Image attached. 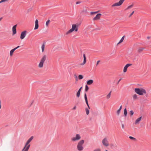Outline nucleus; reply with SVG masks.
I'll list each match as a JSON object with an SVG mask.
<instances>
[{
  "label": "nucleus",
  "mask_w": 151,
  "mask_h": 151,
  "mask_svg": "<svg viewBox=\"0 0 151 151\" xmlns=\"http://www.w3.org/2000/svg\"><path fill=\"white\" fill-rule=\"evenodd\" d=\"M27 32L26 31H24L22 32L20 35V38L21 40L23 39L26 36Z\"/></svg>",
  "instance_id": "1a4fd4ad"
},
{
  "label": "nucleus",
  "mask_w": 151,
  "mask_h": 151,
  "mask_svg": "<svg viewBox=\"0 0 151 151\" xmlns=\"http://www.w3.org/2000/svg\"><path fill=\"white\" fill-rule=\"evenodd\" d=\"M82 87H81L79 88V90H78V91H80V92H81V89H82Z\"/></svg>",
  "instance_id": "37998d69"
},
{
  "label": "nucleus",
  "mask_w": 151,
  "mask_h": 151,
  "mask_svg": "<svg viewBox=\"0 0 151 151\" xmlns=\"http://www.w3.org/2000/svg\"><path fill=\"white\" fill-rule=\"evenodd\" d=\"M99 62H100V61L99 60H98V61H97V63H96V65H97L99 64Z\"/></svg>",
  "instance_id": "c03bdc74"
},
{
  "label": "nucleus",
  "mask_w": 151,
  "mask_h": 151,
  "mask_svg": "<svg viewBox=\"0 0 151 151\" xmlns=\"http://www.w3.org/2000/svg\"><path fill=\"white\" fill-rule=\"evenodd\" d=\"M130 114L131 116H132L134 114V112L133 111L131 110L130 111Z\"/></svg>",
  "instance_id": "f704fd0d"
},
{
  "label": "nucleus",
  "mask_w": 151,
  "mask_h": 151,
  "mask_svg": "<svg viewBox=\"0 0 151 151\" xmlns=\"http://www.w3.org/2000/svg\"><path fill=\"white\" fill-rule=\"evenodd\" d=\"M45 48V45L44 44H43L41 46V49L42 52H43L44 51V49Z\"/></svg>",
  "instance_id": "b1692460"
},
{
  "label": "nucleus",
  "mask_w": 151,
  "mask_h": 151,
  "mask_svg": "<svg viewBox=\"0 0 151 151\" xmlns=\"http://www.w3.org/2000/svg\"><path fill=\"white\" fill-rule=\"evenodd\" d=\"M34 137L33 136H32L27 141L24 147L23 148L22 150V151H28L30 146V145H29V144L31 142L32 140Z\"/></svg>",
  "instance_id": "f03ea898"
},
{
  "label": "nucleus",
  "mask_w": 151,
  "mask_h": 151,
  "mask_svg": "<svg viewBox=\"0 0 151 151\" xmlns=\"http://www.w3.org/2000/svg\"><path fill=\"white\" fill-rule=\"evenodd\" d=\"M84 98H85V100L87 106H88V108L89 109H90V107L89 106V104H88V99H87L86 94V93H85L84 94Z\"/></svg>",
  "instance_id": "4468645a"
},
{
  "label": "nucleus",
  "mask_w": 151,
  "mask_h": 151,
  "mask_svg": "<svg viewBox=\"0 0 151 151\" xmlns=\"http://www.w3.org/2000/svg\"><path fill=\"white\" fill-rule=\"evenodd\" d=\"M121 80H122V78H121V79H120L119 80V81H118V83H117V84H118L119 83V82H120V81Z\"/></svg>",
  "instance_id": "a18cd8bd"
},
{
  "label": "nucleus",
  "mask_w": 151,
  "mask_h": 151,
  "mask_svg": "<svg viewBox=\"0 0 151 151\" xmlns=\"http://www.w3.org/2000/svg\"><path fill=\"white\" fill-rule=\"evenodd\" d=\"M122 128L123 129H124V124H122Z\"/></svg>",
  "instance_id": "ea45409f"
},
{
  "label": "nucleus",
  "mask_w": 151,
  "mask_h": 151,
  "mask_svg": "<svg viewBox=\"0 0 151 151\" xmlns=\"http://www.w3.org/2000/svg\"><path fill=\"white\" fill-rule=\"evenodd\" d=\"M19 47H20V46H18L17 47H16L15 48H14L13 49L14 50H16V49H17Z\"/></svg>",
  "instance_id": "4c0bfd02"
},
{
  "label": "nucleus",
  "mask_w": 151,
  "mask_h": 151,
  "mask_svg": "<svg viewBox=\"0 0 151 151\" xmlns=\"http://www.w3.org/2000/svg\"><path fill=\"white\" fill-rule=\"evenodd\" d=\"M111 95V92H110L109 94L106 96V98L107 99H109Z\"/></svg>",
  "instance_id": "c85d7f7f"
},
{
  "label": "nucleus",
  "mask_w": 151,
  "mask_h": 151,
  "mask_svg": "<svg viewBox=\"0 0 151 151\" xmlns=\"http://www.w3.org/2000/svg\"><path fill=\"white\" fill-rule=\"evenodd\" d=\"M17 26V25H15L13 26L12 28V35H15L17 33L16 31V27Z\"/></svg>",
  "instance_id": "9d476101"
},
{
  "label": "nucleus",
  "mask_w": 151,
  "mask_h": 151,
  "mask_svg": "<svg viewBox=\"0 0 151 151\" xmlns=\"http://www.w3.org/2000/svg\"><path fill=\"white\" fill-rule=\"evenodd\" d=\"M99 11L95 12H91V15H93L94 14H96L99 12Z\"/></svg>",
  "instance_id": "473e14b6"
},
{
  "label": "nucleus",
  "mask_w": 151,
  "mask_h": 151,
  "mask_svg": "<svg viewBox=\"0 0 151 151\" xmlns=\"http://www.w3.org/2000/svg\"><path fill=\"white\" fill-rule=\"evenodd\" d=\"M101 149L100 148H97L94 150L93 151H101Z\"/></svg>",
  "instance_id": "c9c22d12"
},
{
  "label": "nucleus",
  "mask_w": 151,
  "mask_h": 151,
  "mask_svg": "<svg viewBox=\"0 0 151 151\" xmlns=\"http://www.w3.org/2000/svg\"><path fill=\"white\" fill-rule=\"evenodd\" d=\"M87 12V10L85 9H83V10L81 11V13H86Z\"/></svg>",
  "instance_id": "cd10ccee"
},
{
  "label": "nucleus",
  "mask_w": 151,
  "mask_h": 151,
  "mask_svg": "<svg viewBox=\"0 0 151 151\" xmlns=\"http://www.w3.org/2000/svg\"><path fill=\"white\" fill-rule=\"evenodd\" d=\"M122 106H120L119 109L117 110L116 111V113L117 116H119V115L120 112L121 111V109H122Z\"/></svg>",
  "instance_id": "dca6fc26"
},
{
  "label": "nucleus",
  "mask_w": 151,
  "mask_h": 151,
  "mask_svg": "<svg viewBox=\"0 0 151 151\" xmlns=\"http://www.w3.org/2000/svg\"><path fill=\"white\" fill-rule=\"evenodd\" d=\"M46 56L44 55L40 59V63L38 65V67L40 68H42L43 67L44 63L46 60Z\"/></svg>",
  "instance_id": "20e7f679"
},
{
  "label": "nucleus",
  "mask_w": 151,
  "mask_h": 151,
  "mask_svg": "<svg viewBox=\"0 0 151 151\" xmlns=\"http://www.w3.org/2000/svg\"><path fill=\"white\" fill-rule=\"evenodd\" d=\"M144 48H139V49L138 50V51L139 52H140L143 50Z\"/></svg>",
  "instance_id": "72a5a7b5"
},
{
  "label": "nucleus",
  "mask_w": 151,
  "mask_h": 151,
  "mask_svg": "<svg viewBox=\"0 0 151 151\" xmlns=\"http://www.w3.org/2000/svg\"><path fill=\"white\" fill-rule=\"evenodd\" d=\"M78 78L79 79L81 80L83 78V76L81 75H80L78 76Z\"/></svg>",
  "instance_id": "c756f323"
},
{
  "label": "nucleus",
  "mask_w": 151,
  "mask_h": 151,
  "mask_svg": "<svg viewBox=\"0 0 151 151\" xmlns=\"http://www.w3.org/2000/svg\"><path fill=\"white\" fill-rule=\"evenodd\" d=\"M102 143L103 145L105 147H107L109 145V142L107 138H104L102 140Z\"/></svg>",
  "instance_id": "6e6552de"
},
{
  "label": "nucleus",
  "mask_w": 151,
  "mask_h": 151,
  "mask_svg": "<svg viewBox=\"0 0 151 151\" xmlns=\"http://www.w3.org/2000/svg\"><path fill=\"white\" fill-rule=\"evenodd\" d=\"M134 6V4H133L132 5L128 6L125 9V10H127L129 9H131Z\"/></svg>",
  "instance_id": "aec40b11"
},
{
  "label": "nucleus",
  "mask_w": 151,
  "mask_h": 151,
  "mask_svg": "<svg viewBox=\"0 0 151 151\" xmlns=\"http://www.w3.org/2000/svg\"><path fill=\"white\" fill-rule=\"evenodd\" d=\"M81 1H77L76 2V4H80L81 3Z\"/></svg>",
  "instance_id": "a19ab883"
},
{
  "label": "nucleus",
  "mask_w": 151,
  "mask_h": 151,
  "mask_svg": "<svg viewBox=\"0 0 151 151\" xmlns=\"http://www.w3.org/2000/svg\"><path fill=\"white\" fill-rule=\"evenodd\" d=\"M1 109V101H0V109Z\"/></svg>",
  "instance_id": "de8ad7c7"
},
{
  "label": "nucleus",
  "mask_w": 151,
  "mask_h": 151,
  "mask_svg": "<svg viewBox=\"0 0 151 151\" xmlns=\"http://www.w3.org/2000/svg\"><path fill=\"white\" fill-rule=\"evenodd\" d=\"M105 151H108L107 150H106Z\"/></svg>",
  "instance_id": "8fccbe9b"
},
{
  "label": "nucleus",
  "mask_w": 151,
  "mask_h": 151,
  "mask_svg": "<svg viewBox=\"0 0 151 151\" xmlns=\"http://www.w3.org/2000/svg\"><path fill=\"white\" fill-rule=\"evenodd\" d=\"M89 89V88L87 85L85 86V91H87Z\"/></svg>",
  "instance_id": "2f4dec72"
},
{
  "label": "nucleus",
  "mask_w": 151,
  "mask_h": 151,
  "mask_svg": "<svg viewBox=\"0 0 151 151\" xmlns=\"http://www.w3.org/2000/svg\"><path fill=\"white\" fill-rule=\"evenodd\" d=\"M8 0H1V1H0V4L1 3H2V2L6 1H7Z\"/></svg>",
  "instance_id": "e433bc0d"
},
{
  "label": "nucleus",
  "mask_w": 151,
  "mask_h": 151,
  "mask_svg": "<svg viewBox=\"0 0 151 151\" xmlns=\"http://www.w3.org/2000/svg\"><path fill=\"white\" fill-rule=\"evenodd\" d=\"M93 80L91 79L88 81L86 83L88 85H91L93 83Z\"/></svg>",
  "instance_id": "f3484780"
},
{
  "label": "nucleus",
  "mask_w": 151,
  "mask_h": 151,
  "mask_svg": "<svg viewBox=\"0 0 151 151\" xmlns=\"http://www.w3.org/2000/svg\"><path fill=\"white\" fill-rule=\"evenodd\" d=\"M147 38L148 39H149L150 38V37H149V36H148L147 37Z\"/></svg>",
  "instance_id": "49530a36"
},
{
  "label": "nucleus",
  "mask_w": 151,
  "mask_h": 151,
  "mask_svg": "<svg viewBox=\"0 0 151 151\" xmlns=\"http://www.w3.org/2000/svg\"><path fill=\"white\" fill-rule=\"evenodd\" d=\"M133 98L134 100H136L138 99L137 96L136 94H134L133 95Z\"/></svg>",
  "instance_id": "6ab92c4d"
},
{
  "label": "nucleus",
  "mask_w": 151,
  "mask_h": 151,
  "mask_svg": "<svg viewBox=\"0 0 151 151\" xmlns=\"http://www.w3.org/2000/svg\"><path fill=\"white\" fill-rule=\"evenodd\" d=\"M124 36H123L119 42L117 43V45L121 43L124 40Z\"/></svg>",
  "instance_id": "412c9836"
},
{
  "label": "nucleus",
  "mask_w": 151,
  "mask_h": 151,
  "mask_svg": "<svg viewBox=\"0 0 151 151\" xmlns=\"http://www.w3.org/2000/svg\"><path fill=\"white\" fill-rule=\"evenodd\" d=\"M50 22V20L49 19L47 20L46 23V27H48Z\"/></svg>",
  "instance_id": "393cba45"
},
{
  "label": "nucleus",
  "mask_w": 151,
  "mask_h": 151,
  "mask_svg": "<svg viewBox=\"0 0 151 151\" xmlns=\"http://www.w3.org/2000/svg\"><path fill=\"white\" fill-rule=\"evenodd\" d=\"M76 106H75L73 107V110H75L76 109Z\"/></svg>",
  "instance_id": "79ce46f5"
},
{
  "label": "nucleus",
  "mask_w": 151,
  "mask_h": 151,
  "mask_svg": "<svg viewBox=\"0 0 151 151\" xmlns=\"http://www.w3.org/2000/svg\"><path fill=\"white\" fill-rule=\"evenodd\" d=\"M132 65V64H127L124 67L123 69V72L124 73H125L127 72V69L128 68Z\"/></svg>",
  "instance_id": "f8f14e48"
},
{
  "label": "nucleus",
  "mask_w": 151,
  "mask_h": 151,
  "mask_svg": "<svg viewBox=\"0 0 151 151\" xmlns=\"http://www.w3.org/2000/svg\"><path fill=\"white\" fill-rule=\"evenodd\" d=\"M78 25L76 24H73L72 25L71 28L66 32V35H68L74 31L76 32L78 31Z\"/></svg>",
  "instance_id": "f257e3e1"
},
{
  "label": "nucleus",
  "mask_w": 151,
  "mask_h": 151,
  "mask_svg": "<svg viewBox=\"0 0 151 151\" xmlns=\"http://www.w3.org/2000/svg\"><path fill=\"white\" fill-rule=\"evenodd\" d=\"M142 119V116L137 118L136 120L135 123L136 124H139L140 121H141Z\"/></svg>",
  "instance_id": "2eb2a0df"
},
{
  "label": "nucleus",
  "mask_w": 151,
  "mask_h": 151,
  "mask_svg": "<svg viewBox=\"0 0 151 151\" xmlns=\"http://www.w3.org/2000/svg\"><path fill=\"white\" fill-rule=\"evenodd\" d=\"M89 109H89L88 108H86L85 109L86 112V114L87 115H88V114L89 113Z\"/></svg>",
  "instance_id": "4be33fe9"
},
{
  "label": "nucleus",
  "mask_w": 151,
  "mask_h": 151,
  "mask_svg": "<svg viewBox=\"0 0 151 151\" xmlns=\"http://www.w3.org/2000/svg\"><path fill=\"white\" fill-rule=\"evenodd\" d=\"M124 114L125 117H126L127 116V111L126 108H125L124 109Z\"/></svg>",
  "instance_id": "a878e982"
},
{
  "label": "nucleus",
  "mask_w": 151,
  "mask_h": 151,
  "mask_svg": "<svg viewBox=\"0 0 151 151\" xmlns=\"http://www.w3.org/2000/svg\"><path fill=\"white\" fill-rule=\"evenodd\" d=\"M39 27L38 21L37 19H36L35 21V27L34 29L35 30L37 29Z\"/></svg>",
  "instance_id": "ddd939ff"
},
{
  "label": "nucleus",
  "mask_w": 151,
  "mask_h": 151,
  "mask_svg": "<svg viewBox=\"0 0 151 151\" xmlns=\"http://www.w3.org/2000/svg\"><path fill=\"white\" fill-rule=\"evenodd\" d=\"M134 11H133L132 12V13L130 14V15L129 16V17H130L134 13Z\"/></svg>",
  "instance_id": "58836bf2"
},
{
  "label": "nucleus",
  "mask_w": 151,
  "mask_h": 151,
  "mask_svg": "<svg viewBox=\"0 0 151 151\" xmlns=\"http://www.w3.org/2000/svg\"><path fill=\"white\" fill-rule=\"evenodd\" d=\"M80 93H81V92H80V91H78V92H77L76 94V95L77 97L78 98H79L80 97Z\"/></svg>",
  "instance_id": "bb28decb"
},
{
  "label": "nucleus",
  "mask_w": 151,
  "mask_h": 151,
  "mask_svg": "<svg viewBox=\"0 0 151 151\" xmlns=\"http://www.w3.org/2000/svg\"><path fill=\"white\" fill-rule=\"evenodd\" d=\"M134 91L136 93L140 95H143L146 93V90L143 88H135Z\"/></svg>",
  "instance_id": "7ed1b4c3"
},
{
  "label": "nucleus",
  "mask_w": 151,
  "mask_h": 151,
  "mask_svg": "<svg viewBox=\"0 0 151 151\" xmlns=\"http://www.w3.org/2000/svg\"><path fill=\"white\" fill-rule=\"evenodd\" d=\"M84 142V141L83 140H81L78 142L77 145V148L78 150L80 151L83 150V145Z\"/></svg>",
  "instance_id": "39448f33"
},
{
  "label": "nucleus",
  "mask_w": 151,
  "mask_h": 151,
  "mask_svg": "<svg viewBox=\"0 0 151 151\" xmlns=\"http://www.w3.org/2000/svg\"><path fill=\"white\" fill-rule=\"evenodd\" d=\"M14 50L13 49L11 50L10 52V55L11 56H12L13 55V52L14 51Z\"/></svg>",
  "instance_id": "5701e85b"
},
{
  "label": "nucleus",
  "mask_w": 151,
  "mask_h": 151,
  "mask_svg": "<svg viewBox=\"0 0 151 151\" xmlns=\"http://www.w3.org/2000/svg\"><path fill=\"white\" fill-rule=\"evenodd\" d=\"M2 19V18H0V21Z\"/></svg>",
  "instance_id": "09e8293b"
},
{
  "label": "nucleus",
  "mask_w": 151,
  "mask_h": 151,
  "mask_svg": "<svg viewBox=\"0 0 151 151\" xmlns=\"http://www.w3.org/2000/svg\"><path fill=\"white\" fill-rule=\"evenodd\" d=\"M124 1L125 0H120L118 2H116L114 4L111 6L112 7H113L115 6H120L122 4Z\"/></svg>",
  "instance_id": "0eeeda50"
},
{
  "label": "nucleus",
  "mask_w": 151,
  "mask_h": 151,
  "mask_svg": "<svg viewBox=\"0 0 151 151\" xmlns=\"http://www.w3.org/2000/svg\"><path fill=\"white\" fill-rule=\"evenodd\" d=\"M81 138V137L80 135L79 134H77L75 136L71 138V140L73 142H75L79 140Z\"/></svg>",
  "instance_id": "423d86ee"
},
{
  "label": "nucleus",
  "mask_w": 151,
  "mask_h": 151,
  "mask_svg": "<svg viewBox=\"0 0 151 151\" xmlns=\"http://www.w3.org/2000/svg\"><path fill=\"white\" fill-rule=\"evenodd\" d=\"M83 56V63L81 64V65H84L86 63V58L85 54H84Z\"/></svg>",
  "instance_id": "a211bd4d"
},
{
  "label": "nucleus",
  "mask_w": 151,
  "mask_h": 151,
  "mask_svg": "<svg viewBox=\"0 0 151 151\" xmlns=\"http://www.w3.org/2000/svg\"><path fill=\"white\" fill-rule=\"evenodd\" d=\"M129 138L132 139V140H134V141H136V139L134 137H133L132 136H129Z\"/></svg>",
  "instance_id": "7c9ffc66"
},
{
  "label": "nucleus",
  "mask_w": 151,
  "mask_h": 151,
  "mask_svg": "<svg viewBox=\"0 0 151 151\" xmlns=\"http://www.w3.org/2000/svg\"><path fill=\"white\" fill-rule=\"evenodd\" d=\"M101 15V14H97L96 15V16L93 18V20H97L99 19L100 18V17Z\"/></svg>",
  "instance_id": "9b49d317"
}]
</instances>
